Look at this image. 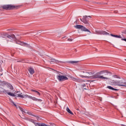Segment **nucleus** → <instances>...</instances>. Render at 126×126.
<instances>
[{"instance_id":"obj_20","label":"nucleus","mask_w":126,"mask_h":126,"mask_svg":"<svg viewBox=\"0 0 126 126\" xmlns=\"http://www.w3.org/2000/svg\"><path fill=\"white\" fill-rule=\"evenodd\" d=\"M2 84L3 85H6V86L7 85V84H8V83H7V82L3 81L2 82Z\"/></svg>"},{"instance_id":"obj_14","label":"nucleus","mask_w":126,"mask_h":126,"mask_svg":"<svg viewBox=\"0 0 126 126\" xmlns=\"http://www.w3.org/2000/svg\"><path fill=\"white\" fill-rule=\"evenodd\" d=\"M29 71L30 74H34L35 73V71L34 70V69L31 67L29 68Z\"/></svg>"},{"instance_id":"obj_35","label":"nucleus","mask_w":126,"mask_h":126,"mask_svg":"<svg viewBox=\"0 0 126 126\" xmlns=\"http://www.w3.org/2000/svg\"><path fill=\"white\" fill-rule=\"evenodd\" d=\"M28 114H29V115H30V114L29 113V112H27Z\"/></svg>"},{"instance_id":"obj_26","label":"nucleus","mask_w":126,"mask_h":126,"mask_svg":"<svg viewBox=\"0 0 126 126\" xmlns=\"http://www.w3.org/2000/svg\"><path fill=\"white\" fill-rule=\"evenodd\" d=\"M67 40H68L69 42H72V39H71V38H69V39H67Z\"/></svg>"},{"instance_id":"obj_12","label":"nucleus","mask_w":126,"mask_h":126,"mask_svg":"<svg viewBox=\"0 0 126 126\" xmlns=\"http://www.w3.org/2000/svg\"><path fill=\"white\" fill-rule=\"evenodd\" d=\"M2 93H4L5 94H8V95H9V96H12V97H15V94H14L13 93H10L9 92H8V90H3V91H2Z\"/></svg>"},{"instance_id":"obj_10","label":"nucleus","mask_w":126,"mask_h":126,"mask_svg":"<svg viewBox=\"0 0 126 126\" xmlns=\"http://www.w3.org/2000/svg\"><path fill=\"white\" fill-rule=\"evenodd\" d=\"M94 34H97L98 35H110V33L104 31H97L95 30Z\"/></svg>"},{"instance_id":"obj_36","label":"nucleus","mask_w":126,"mask_h":126,"mask_svg":"<svg viewBox=\"0 0 126 126\" xmlns=\"http://www.w3.org/2000/svg\"><path fill=\"white\" fill-rule=\"evenodd\" d=\"M125 61H126V59H125Z\"/></svg>"},{"instance_id":"obj_7","label":"nucleus","mask_w":126,"mask_h":126,"mask_svg":"<svg viewBox=\"0 0 126 126\" xmlns=\"http://www.w3.org/2000/svg\"><path fill=\"white\" fill-rule=\"evenodd\" d=\"M2 38H5V37H7V38H8L11 40H15V36L14 34L8 35L7 33H3L2 34Z\"/></svg>"},{"instance_id":"obj_24","label":"nucleus","mask_w":126,"mask_h":126,"mask_svg":"<svg viewBox=\"0 0 126 126\" xmlns=\"http://www.w3.org/2000/svg\"><path fill=\"white\" fill-rule=\"evenodd\" d=\"M116 38H122V36H121V35H116Z\"/></svg>"},{"instance_id":"obj_29","label":"nucleus","mask_w":126,"mask_h":126,"mask_svg":"<svg viewBox=\"0 0 126 126\" xmlns=\"http://www.w3.org/2000/svg\"><path fill=\"white\" fill-rule=\"evenodd\" d=\"M50 125H51V126H54V124H53V123H51Z\"/></svg>"},{"instance_id":"obj_3","label":"nucleus","mask_w":126,"mask_h":126,"mask_svg":"<svg viewBox=\"0 0 126 126\" xmlns=\"http://www.w3.org/2000/svg\"><path fill=\"white\" fill-rule=\"evenodd\" d=\"M85 75H79L80 77H82V78H90V75H93L94 74V71H87L85 70Z\"/></svg>"},{"instance_id":"obj_21","label":"nucleus","mask_w":126,"mask_h":126,"mask_svg":"<svg viewBox=\"0 0 126 126\" xmlns=\"http://www.w3.org/2000/svg\"><path fill=\"white\" fill-rule=\"evenodd\" d=\"M70 63H78V62H77V61H71V62H70Z\"/></svg>"},{"instance_id":"obj_25","label":"nucleus","mask_w":126,"mask_h":126,"mask_svg":"<svg viewBox=\"0 0 126 126\" xmlns=\"http://www.w3.org/2000/svg\"><path fill=\"white\" fill-rule=\"evenodd\" d=\"M110 35L112 36V37H115V38L117 36V35H115V34H111Z\"/></svg>"},{"instance_id":"obj_16","label":"nucleus","mask_w":126,"mask_h":126,"mask_svg":"<svg viewBox=\"0 0 126 126\" xmlns=\"http://www.w3.org/2000/svg\"><path fill=\"white\" fill-rule=\"evenodd\" d=\"M107 88H108L110 90H112L113 91H118V90H118L117 89H115V88H113L111 86H108L107 87Z\"/></svg>"},{"instance_id":"obj_11","label":"nucleus","mask_w":126,"mask_h":126,"mask_svg":"<svg viewBox=\"0 0 126 126\" xmlns=\"http://www.w3.org/2000/svg\"><path fill=\"white\" fill-rule=\"evenodd\" d=\"M16 44L20 45L21 46H23V47H29V45L27 43L23 42L20 41H16Z\"/></svg>"},{"instance_id":"obj_23","label":"nucleus","mask_w":126,"mask_h":126,"mask_svg":"<svg viewBox=\"0 0 126 126\" xmlns=\"http://www.w3.org/2000/svg\"><path fill=\"white\" fill-rule=\"evenodd\" d=\"M85 86H86V85H85V84L82 85V87H83L84 88V89H86L85 88H84V87H85Z\"/></svg>"},{"instance_id":"obj_5","label":"nucleus","mask_w":126,"mask_h":126,"mask_svg":"<svg viewBox=\"0 0 126 126\" xmlns=\"http://www.w3.org/2000/svg\"><path fill=\"white\" fill-rule=\"evenodd\" d=\"M74 28L76 29H81L82 31H84V32H89V33H91V32H90L89 30L87 29L85 27L82 25H77L74 26Z\"/></svg>"},{"instance_id":"obj_6","label":"nucleus","mask_w":126,"mask_h":126,"mask_svg":"<svg viewBox=\"0 0 126 126\" xmlns=\"http://www.w3.org/2000/svg\"><path fill=\"white\" fill-rule=\"evenodd\" d=\"M88 17L91 18V16H84L82 19H80V20L82 22L84 23L85 24H87V26H90V24H89V22L88 21Z\"/></svg>"},{"instance_id":"obj_2","label":"nucleus","mask_w":126,"mask_h":126,"mask_svg":"<svg viewBox=\"0 0 126 126\" xmlns=\"http://www.w3.org/2000/svg\"><path fill=\"white\" fill-rule=\"evenodd\" d=\"M18 6H15L14 5L8 4L4 5L2 6L3 9H5L6 10H11L12 9H17Z\"/></svg>"},{"instance_id":"obj_9","label":"nucleus","mask_w":126,"mask_h":126,"mask_svg":"<svg viewBox=\"0 0 126 126\" xmlns=\"http://www.w3.org/2000/svg\"><path fill=\"white\" fill-rule=\"evenodd\" d=\"M57 78L58 79V80H59V81H64V80H67V79H68L66 76L61 75H57Z\"/></svg>"},{"instance_id":"obj_8","label":"nucleus","mask_w":126,"mask_h":126,"mask_svg":"<svg viewBox=\"0 0 126 126\" xmlns=\"http://www.w3.org/2000/svg\"><path fill=\"white\" fill-rule=\"evenodd\" d=\"M115 83L118 86H124L126 87V83L124 82V79H121L120 81H115Z\"/></svg>"},{"instance_id":"obj_18","label":"nucleus","mask_w":126,"mask_h":126,"mask_svg":"<svg viewBox=\"0 0 126 126\" xmlns=\"http://www.w3.org/2000/svg\"><path fill=\"white\" fill-rule=\"evenodd\" d=\"M66 110L67 112L69 113V114H70L71 115H73V113L71 112V111L70 110V109H69L68 107H67Z\"/></svg>"},{"instance_id":"obj_32","label":"nucleus","mask_w":126,"mask_h":126,"mask_svg":"<svg viewBox=\"0 0 126 126\" xmlns=\"http://www.w3.org/2000/svg\"><path fill=\"white\" fill-rule=\"evenodd\" d=\"M36 118L37 119V120L38 119H39V117L38 116H36Z\"/></svg>"},{"instance_id":"obj_19","label":"nucleus","mask_w":126,"mask_h":126,"mask_svg":"<svg viewBox=\"0 0 126 126\" xmlns=\"http://www.w3.org/2000/svg\"><path fill=\"white\" fill-rule=\"evenodd\" d=\"M32 92H34L35 93H37V95H39V96H40V95H41L40 93H39V92H38L37 91H35V90H32Z\"/></svg>"},{"instance_id":"obj_34","label":"nucleus","mask_w":126,"mask_h":126,"mask_svg":"<svg viewBox=\"0 0 126 126\" xmlns=\"http://www.w3.org/2000/svg\"><path fill=\"white\" fill-rule=\"evenodd\" d=\"M121 126H125V125H121Z\"/></svg>"},{"instance_id":"obj_33","label":"nucleus","mask_w":126,"mask_h":126,"mask_svg":"<svg viewBox=\"0 0 126 126\" xmlns=\"http://www.w3.org/2000/svg\"><path fill=\"white\" fill-rule=\"evenodd\" d=\"M11 30H7V31H10Z\"/></svg>"},{"instance_id":"obj_30","label":"nucleus","mask_w":126,"mask_h":126,"mask_svg":"<svg viewBox=\"0 0 126 126\" xmlns=\"http://www.w3.org/2000/svg\"><path fill=\"white\" fill-rule=\"evenodd\" d=\"M82 72H83V73H85V71H82Z\"/></svg>"},{"instance_id":"obj_22","label":"nucleus","mask_w":126,"mask_h":126,"mask_svg":"<svg viewBox=\"0 0 126 126\" xmlns=\"http://www.w3.org/2000/svg\"><path fill=\"white\" fill-rule=\"evenodd\" d=\"M30 121L31 122V123H32V124H35V120H33V119H31L30 120Z\"/></svg>"},{"instance_id":"obj_31","label":"nucleus","mask_w":126,"mask_h":126,"mask_svg":"<svg viewBox=\"0 0 126 126\" xmlns=\"http://www.w3.org/2000/svg\"><path fill=\"white\" fill-rule=\"evenodd\" d=\"M21 111H22V112H23V109L21 108Z\"/></svg>"},{"instance_id":"obj_1","label":"nucleus","mask_w":126,"mask_h":126,"mask_svg":"<svg viewBox=\"0 0 126 126\" xmlns=\"http://www.w3.org/2000/svg\"><path fill=\"white\" fill-rule=\"evenodd\" d=\"M17 97H20V98H29V99H32L33 101H37L38 102H42V100L40 99H38L35 97H33L31 95H28V94H22V93L20 94H17Z\"/></svg>"},{"instance_id":"obj_4","label":"nucleus","mask_w":126,"mask_h":126,"mask_svg":"<svg viewBox=\"0 0 126 126\" xmlns=\"http://www.w3.org/2000/svg\"><path fill=\"white\" fill-rule=\"evenodd\" d=\"M91 78L93 79H95L96 78H99V79H105L106 80H108V79H109V78L107 77H104L103 76H101L99 73H97L95 74L94 75H93L91 77Z\"/></svg>"},{"instance_id":"obj_15","label":"nucleus","mask_w":126,"mask_h":126,"mask_svg":"<svg viewBox=\"0 0 126 126\" xmlns=\"http://www.w3.org/2000/svg\"><path fill=\"white\" fill-rule=\"evenodd\" d=\"M6 86V87H7V88L10 89L11 91H12L14 89L13 86H12V85L8 83Z\"/></svg>"},{"instance_id":"obj_27","label":"nucleus","mask_w":126,"mask_h":126,"mask_svg":"<svg viewBox=\"0 0 126 126\" xmlns=\"http://www.w3.org/2000/svg\"><path fill=\"white\" fill-rule=\"evenodd\" d=\"M12 103L14 104V106H16V104H14V102H13V101H12Z\"/></svg>"},{"instance_id":"obj_28","label":"nucleus","mask_w":126,"mask_h":126,"mask_svg":"<svg viewBox=\"0 0 126 126\" xmlns=\"http://www.w3.org/2000/svg\"><path fill=\"white\" fill-rule=\"evenodd\" d=\"M115 77H116L117 78H120V77H119V76L117 75L115 76Z\"/></svg>"},{"instance_id":"obj_13","label":"nucleus","mask_w":126,"mask_h":126,"mask_svg":"<svg viewBox=\"0 0 126 126\" xmlns=\"http://www.w3.org/2000/svg\"><path fill=\"white\" fill-rule=\"evenodd\" d=\"M49 60H50V61H49L50 63H62V61H59V60H57L52 58H50Z\"/></svg>"},{"instance_id":"obj_17","label":"nucleus","mask_w":126,"mask_h":126,"mask_svg":"<svg viewBox=\"0 0 126 126\" xmlns=\"http://www.w3.org/2000/svg\"><path fill=\"white\" fill-rule=\"evenodd\" d=\"M70 78L71 80H73V81H75L76 82H78V81H79V80L78 79L75 78L72 76H71Z\"/></svg>"}]
</instances>
